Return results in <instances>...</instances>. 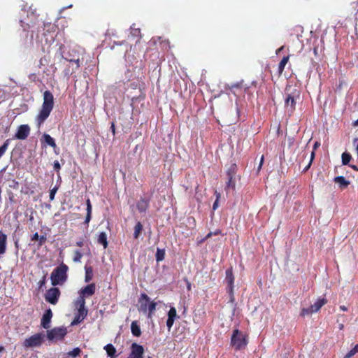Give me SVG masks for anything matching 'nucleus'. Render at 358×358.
<instances>
[{"label":"nucleus","instance_id":"obj_48","mask_svg":"<svg viewBox=\"0 0 358 358\" xmlns=\"http://www.w3.org/2000/svg\"><path fill=\"white\" fill-rule=\"evenodd\" d=\"M83 242H82V241H80V242H78V243H77V245H78V246H79V247L83 246Z\"/></svg>","mask_w":358,"mask_h":358},{"label":"nucleus","instance_id":"obj_35","mask_svg":"<svg viewBox=\"0 0 358 358\" xmlns=\"http://www.w3.org/2000/svg\"><path fill=\"white\" fill-rule=\"evenodd\" d=\"M57 191V187H55L54 188H52L51 190H50V201H53L54 199H55V194Z\"/></svg>","mask_w":358,"mask_h":358},{"label":"nucleus","instance_id":"obj_31","mask_svg":"<svg viewBox=\"0 0 358 358\" xmlns=\"http://www.w3.org/2000/svg\"><path fill=\"white\" fill-rule=\"evenodd\" d=\"M357 352H358V344H357L354 348H352L345 356L344 358H351L354 356Z\"/></svg>","mask_w":358,"mask_h":358},{"label":"nucleus","instance_id":"obj_49","mask_svg":"<svg viewBox=\"0 0 358 358\" xmlns=\"http://www.w3.org/2000/svg\"><path fill=\"white\" fill-rule=\"evenodd\" d=\"M73 62L77 64V66H79V59L73 60Z\"/></svg>","mask_w":358,"mask_h":358},{"label":"nucleus","instance_id":"obj_47","mask_svg":"<svg viewBox=\"0 0 358 358\" xmlns=\"http://www.w3.org/2000/svg\"><path fill=\"white\" fill-rule=\"evenodd\" d=\"M338 327H339V329H340V330H343V328H344V325H343V324H340Z\"/></svg>","mask_w":358,"mask_h":358},{"label":"nucleus","instance_id":"obj_17","mask_svg":"<svg viewBox=\"0 0 358 358\" xmlns=\"http://www.w3.org/2000/svg\"><path fill=\"white\" fill-rule=\"evenodd\" d=\"M7 236L0 231V255H3L6 251Z\"/></svg>","mask_w":358,"mask_h":358},{"label":"nucleus","instance_id":"obj_44","mask_svg":"<svg viewBox=\"0 0 358 358\" xmlns=\"http://www.w3.org/2000/svg\"><path fill=\"white\" fill-rule=\"evenodd\" d=\"M340 309L343 311H347L348 310V308L345 306H340Z\"/></svg>","mask_w":358,"mask_h":358},{"label":"nucleus","instance_id":"obj_2","mask_svg":"<svg viewBox=\"0 0 358 358\" xmlns=\"http://www.w3.org/2000/svg\"><path fill=\"white\" fill-rule=\"evenodd\" d=\"M138 310L148 313V317L151 318L156 310L157 303L151 301L150 298L146 294H141L139 299Z\"/></svg>","mask_w":358,"mask_h":358},{"label":"nucleus","instance_id":"obj_38","mask_svg":"<svg viewBox=\"0 0 358 358\" xmlns=\"http://www.w3.org/2000/svg\"><path fill=\"white\" fill-rule=\"evenodd\" d=\"M219 198H220V194H217V199H216V201L214 202L213 206V210L217 209V208L218 207V199H219Z\"/></svg>","mask_w":358,"mask_h":358},{"label":"nucleus","instance_id":"obj_4","mask_svg":"<svg viewBox=\"0 0 358 358\" xmlns=\"http://www.w3.org/2000/svg\"><path fill=\"white\" fill-rule=\"evenodd\" d=\"M247 344V336L238 329L234 330L231 338V345L236 350H239L245 348Z\"/></svg>","mask_w":358,"mask_h":358},{"label":"nucleus","instance_id":"obj_20","mask_svg":"<svg viewBox=\"0 0 358 358\" xmlns=\"http://www.w3.org/2000/svg\"><path fill=\"white\" fill-rule=\"evenodd\" d=\"M43 138L44 142L48 145L51 146L53 148H55L57 147L55 139L52 138L49 134H44L43 135Z\"/></svg>","mask_w":358,"mask_h":358},{"label":"nucleus","instance_id":"obj_30","mask_svg":"<svg viewBox=\"0 0 358 358\" xmlns=\"http://www.w3.org/2000/svg\"><path fill=\"white\" fill-rule=\"evenodd\" d=\"M351 159V156L350 154L344 152L342 154V163L345 165L348 164Z\"/></svg>","mask_w":358,"mask_h":358},{"label":"nucleus","instance_id":"obj_13","mask_svg":"<svg viewBox=\"0 0 358 358\" xmlns=\"http://www.w3.org/2000/svg\"><path fill=\"white\" fill-rule=\"evenodd\" d=\"M29 127L27 124H22L18 127L15 137L17 139L24 140L29 136Z\"/></svg>","mask_w":358,"mask_h":358},{"label":"nucleus","instance_id":"obj_27","mask_svg":"<svg viewBox=\"0 0 358 358\" xmlns=\"http://www.w3.org/2000/svg\"><path fill=\"white\" fill-rule=\"evenodd\" d=\"M143 229V226L140 222L136 223L134 227V236L135 238H138Z\"/></svg>","mask_w":358,"mask_h":358},{"label":"nucleus","instance_id":"obj_7","mask_svg":"<svg viewBox=\"0 0 358 358\" xmlns=\"http://www.w3.org/2000/svg\"><path fill=\"white\" fill-rule=\"evenodd\" d=\"M67 333L66 327H55L47 331V337L50 341H57L62 339Z\"/></svg>","mask_w":358,"mask_h":358},{"label":"nucleus","instance_id":"obj_23","mask_svg":"<svg viewBox=\"0 0 358 358\" xmlns=\"http://www.w3.org/2000/svg\"><path fill=\"white\" fill-rule=\"evenodd\" d=\"M335 182L338 183L341 187H347L350 182L343 176H337L334 178Z\"/></svg>","mask_w":358,"mask_h":358},{"label":"nucleus","instance_id":"obj_5","mask_svg":"<svg viewBox=\"0 0 358 358\" xmlns=\"http://www.w3.org/2000/svg\"><path fill=\"white\" fill-rule=\"evenodd\" d=\"M325 298H318L317 301L309 308H303L301 309V315L306 316L317 313L324 305L327 303Z\"/></svg>","mask_w":358,"mask_h":358},{"label":"nucleus","instance_id":"obj_42","mask_svg":"<svg viewBox=\"0 0 358 358\" xmlns=\"http://www.w3.org/2000/svg\"><path fill=\"white\" fill-rule=\"evenodd\" d=\"M38 238H39V236H38V233H35V234L33 235V236H32V238H31V240H32V241H35V240H38Z\"/></svg>","mask_w":358,"mask_h":358},{"label":"nucleus","instance_id":"obj_24","mask_svg":"<svg viewBox=\"0 0 358 358\" xmlns=\"http://www.w3.org/2000/svg\"><path fill=\"white\" fill-rule=\"evenodd\" d=\"M148 206V203L145 199H141L137 203V208L138 210L143 213L145 212Z\"/></svg>","mask_w":358,"mask_h":358},{"label":"nucleus","instance_id":"obj_45","mask_svg":"<svg viewBox=\"0 0 358 358\" xmlns=\"http://www.w3.org/2000/svg\"><path fill=\"white\" fill-rule=\"evenodd\" d=\"M263 162H264V157L262 156V158H261V160L259 162V169H260L261 166H262Z\"/></svg>","mask_w":358,"mask_h":358},{"label":"nucleus","instance_id":"obj_46","mask_svg":"<svg viewBox=\"0 0 358 358\" xmlns=\"http://www.w3.org/2000/svg\"><path fill=\"white\" fill-rule=\"evenodd\" d=\"M314 156H315V152H314V150H313V151L312 152V153H311L310 162H312V160L313 159Z\"/></svg>","mask_w":358,"mask_h":358},{"label":"nucleus","instance_id":"obj_18","mask_svg":"<svg viewBox=\"0 0 358 358\" xmlns=\"http://www.w3.org/2000/svg\"><path fill=\"white\" fill-rule=\"evenodd\" d=\"M85 296L79 294V296L74 301V306L76 308H85Z\"/></svg>","mask_w":358,"mask_h":358},{"label":"nucleus","instance_id":"obj_52","mask_svg":"<svg viewBox=\"0 0 358 358\" xmlns=\"http://www.w3.org/2000/svg\"><path fill=\"white\" fill-rule=\"evenodd\" d=\"M149 358H152V357H149Z\"/></svg>","mask_w":358,"mask_h":358},{"label":"nucleus","instance_id":"obj_16","mask_svg":"<svg viewBox=\"0 0 358 358\" xmlns=\"http://www.w3.org/2000/svg\"><path fill=\"white\" fill-rule=\"evenodd\" d=\"M95 289V285L94 283H92L81 289L79 291V294H80L85 297H89L94 294Z\"/></svg>","mask_w":358,"mask_h":358},{"label":"nucleus","instance_id":"obj_36","mask_svg":"<svg viewBox=\"0 0 358 358\" xmlns=\"http://www.w3.org/2000/svg\"><path fill=\"white\" fill-rule=\"evenodd\" d=\"M38 241H39L38 245L41 246L45 242L46 237L44 236H39Z\"/></svg>","mask_w":358,"mask_h":358},{"label":"nucleus","instance_id":"obj_34","mask_svg":"<svg viewBox=\"0 0 358 358\" xmlns=\"http://www.w3.org/2000/svg\"><path fill=\"white\" fill-rule=\"evenodd\" d=\"M80 352V349L77 348H75L73 350L69 352L68 355L70 357H76L79 355Z\"/></svg>","mask_w":358,"mask_h":358},{"label":"nucleus","instance_id":"obj_12","mask_svg":"<svg viewBox=\"0 0 358 358\" xmlns=\"http://www.w3.org/2000/svg\"><path fill=\"white\" fill-rule=\"evenodd\" d=\"M77 310V313L75 315L73 320L71 322V325H77L80 323L87 316V308H76Z\"/></svg>","mask_w":358,"mask_h":358},{"label":"nucleus","instance_id":"obj_6","mask_svg":"<svg viewBox=\"0 0 358 358\" xmlns=\"http://www.w3.org/2000/svg\"><path fill=\"white\" fill-rule=\"evenodd\" d=\"M300 93L298 90H294L292 92L288 93L285 100V107L292 112L295 109L296 102L299 99Z\"/></svg>","mask_w":358,"mask_h":358},{"label":"nucleus","instance_id":"obj_22","mask_svg":"<svg viewBox=\"0 0 358 358\" xmlns=\"http://www.w3.org/2000/svg\"><path fill=\"white\" fill-rule=\"evenodd\" d=\"M104 350L106 351L108 356L110 357V358H115L116 349L112 344H107L104 346Z\"/></svg>","mask_w":358,"mask_h":358},{"label":"nucleus","instance_id":"obj_40","mask_svg":"<svg viewBox=\"0 0 358 358\" xmlns=\"http://www.w3.org/2000/svg\"><path fill=\"white\" fill-rule=\"evenodd\" d=\"M353 145L356 148V151H357V156H358V138L354 139Z\"/></svg>","mask_w":358,"mask_h":358},{"label":"nucleus","instance_id":"obj_15","mask_svg":"<svg viewBox=\"0 0 358 358\" xmlns=\"http://www.w3.org/2000/svg\"><path fill=\"white\" fill-rule=\"evenodd\" d=\"M52 317V313L50 309L47 310L43 314L41 319V326L44 329H48L50 327V324L51 322V319Z\"/></svg>","mask_w":358,"mask_h":358},{"label":"nucleus","instance_id":"obj_50","mask_svg":"<svg viewBox=\"0 0 358 358\" xmlns=\"http://www.w3.org/2000/svg\"><path fill=\"white\" fill-rule=\"evenodd\" d=\"M355 125H358V120L355 121Z\"/></svg>","mask_w":358,"mask_h":358},{"label":"nucleus","instance_id":"obj_14","mask_svg":"<svg viewBox=\"0 0 358 358\" xmlns=\"http://www.w3.org/2000/svg\"><path fill=\"white\" fill-rule=\"evenodd\" d=\"M176 309L174 307H171L168 312V318L166 320V327L169 331L172 328L175 320L178 318Z\"/></svg>","mask_w":358,"mask_h":358},{"label":"nucleus","instance_id":"obj_29","mask_svg":"<svg viewBox=\"0 0 358 358\" xmlns=\"http://www.w3.org/2000/svg\"><path fill=\"white\" fill-rule=\"evenodd\" d=\"M93 272L91 267H85V282H89L92 279Z\"/></svg>","mask_w":358,"mask_h":358},{"label":"nucleus","instance_id":"obj_10","mask_svg":"<svg viewBox=\"0 0 358 358\" xmlns=\"http://www.w3.org/2000/svg\"><path fill=\"white\" fill-rule=\"evenodd\" d=\"M225 281L227 283L228 289L231 295V301L233 302L234 300L233 294L234 277L231 268H229L226 271Z\"/></svg>","mask_w":358,"mask_h":358},{"label":"nucleus","instance_id":"obj_41","mask_svg":"<svg viewBox=\"0 0 358 358\" xmlns=\"http://www.w3.org/2000/svg\"><path fill=\"white\" fill-rule=\"evenodd\" d=\"M220 231L219 230H217V231H215L214 233L210 232V233L208 234V235H207L206 238H209V237H210L213 234H214V235H217V234H220Z\"/></svg>","mask_w":358,"mask_h":358},{"label":"nucleus","instance_id":"obj_9","mask_svg":"<svg viewBox=\"0 0 358 358\" xmlns=\"http://www.w3.org/2000/svg\"><path fill=\"white\" fill-rule=\"evenodd\" d=\"M60 292L58 288H50L45 294V300L51 304H56L58 301Z\"/></svg>","mask_w":358,"mask_h":358},{"label":"nucleus","instance_id":"obj_19","mask_svg":"<svg viewBox=\"0 0 358 358\" xmlns=\"http://www.w3.org/2000/svg\"><path fill=\"white\" fill-rule=\"evenodd\" d=\"M98 243L103 246L106 249L108 247L107 235L106 232H101L98 236Z\"/></svg>","mask_w":358,"mask_h":358},{"label":"nucleus","instance_id":"obj_39","mask_svg":"<svg viewBox=\"0 0 358 358\" xmlns=\"http://www.w3.org/2000/svg\"><path fill=\"white\" fill-rule=\"evenodd\" d=\"M53 166H54V169L57 171H59L61 168L60 166V164L58 161H55L54 162V164H53Z\"/></svg>","mask_w":358,"mask_h":358},{"label":"nucleus","instance_id":"obj_32","mask_svg":"<svg viewBox=\"0 0 358 358\" xmlns=\"http://www.w3.org/2000/svg\"><path fill=\"white\" fill-rule=\"evenodd\" d=\"M9 141L6 140L2 146L0 147V157L6 152L8 146Z\"/></svg>","mask_w":358,"mask_h":358},{"label":"nucleus","instance_id":"obj_3","mask_svg":"<svg viewBox=\"0 0 358 358\" xmlns=\"http://www.w3.org/2000/svg\"><path fill=\"white\" fill-rule=\"evenodd\" d=\"M68 266L62 264L57 267L51 273L50 280L52 285H57L64 283L67 278L66 272Z\"/></svg>","mask_w":358,"mask_h":358},{"label":"nucleus","instance_id":"obj_43","mask_svg":"<svg viewBox=\"0 0 358 358\" xmlns=\"http://www.w3.org/2000/svg\"><path fill=\"white\" fill-rule=\"evenodd\" d=\"M320 145V143L319 142H315L313 146V150H316L319 146Z\"/></svg>","mask_w":358,"mask_h":358},{"label":"nucleus","instance_id":"obj_51","mask_svg":"<svg viewBox=\"0 0 358 358\" xmlns=\"http://www.w3.org/2000/svg\"><path fill=\"white\" fill-rule=\"evenodd\" d=\"M3 350V348H0V352Z\"/></svg>","mask_w":358,"mask_h":358},{"label":"nucleus","instance_id":"obj_11","mask_svg":"<svg viewBox=\"0 0 358 358\" xmlns=\"http://www.w3.org/2000/svg\"><path fill=\"white\" fill-rule=\"evenodd\" d=\"M131 353L128 358H143L144 350L143 346L134 343L131 345Z\"/></svg>","mask_w":358,"mask_h":358},{"label":"nucleus","instance_id":"obj_26","mask_svg":"<svg viewBox=\"0 0 358 358\" xmlns=\"http://www.w3.org/2000/svg\"><path fill=\"white\" fill-rule=\"evenodd\" d=\"M288 60H289V57H284L282 59V60L280 61V62L279 63L278 70L280 73L284 71L285 66L287 64V63L288 62Z\"/></svg>","mask_w":358,"mask_h":358},{"label":"nucleus","instance_id":"obj_33","mask_svg":"<svg viewBox=\"0 0 358 358\" xmlns=\"http://www.w3.org/2000/svg\"><path fill=\"white\" fill-rule=\"evenodd\" d=\"M83 257V255L78 250L76 251L74 253L73 262H80L81 259Z\"/></svg>","mask_w":358,"mask_h":358},{"label":"nucleus","instance_id":"obj_21","mask_svg":"<svg viewBox=\"0 0 358 358\" xmlns=\"http://www.w3.org/2000/svg\"><path fill=\"white\" fill-rule=\"evenodd\" d=\"M131 333L135 336H139L141 334V331L137 322L134 321L131 324Z\"/></svg>","mask_w":358,"mask_h":358},{"label":"nucleus","instance_id":"obj_8","mask_svg":"<svg viewBox=\"0 0 358 358\" xmlns=\"http://www.w3.org/2000/svg\"><path fill=\"white\" fill-rule=\"evenodd\" d=\"M44 336L42 334H36L27 338L23 343L25 348H35L41 345Z\"/></svg>","mask_w":358,"mask_h":358},{"label":"nucleus","instance_id":"obj_37","mask_svg":"<svg viewBox=\"0 0 358 358\" xmlns=\"http://www.w3.org/2000/svg\"><path fill=\"white\" fill-rule=\"evenodd\" d=\"M232 176L229 175V181L227 182L228 187H234V182L232 181Z\"/></svg>","mask_w":358,"mask_h":358},{"label":"nucleus","instance_id":"obj_25","mask_svg":"<svg viewBox=\"0 0 358 358\" xmlns=\"http://www.w3.org/2000/svg\"><path fill=\"white\" fill-rule=\"evenodd\" d=\"M86 203H87V215L85 217V222L87 224L90 222V221L91 220L92 205H91L90 199H87Z\"/></svg>","mask_w":358,"mask_h":358},{"label":"nucleus","instance_id":"obj_28","mask_svg":"<svg viewBox=\"0 0 358 358\" xmlns=\"http://www.w3.org/2000/svg\"><path fill=\"white\" fill-rule=\"evenodd\" d=\"M155 256H156L157 262L162 261L164 259V256H165L164 250H161L159 248H157Z\"/></svg>","mask_w":358,"mask_h":358},{"label":"nucleus","instance_id":"obj_1","mask_svg":"<svg viewBox=\"0 0 358 358\" xmlns=\"http://www.w3.org/2000/svg\"><path fill=\"white\" fill-rule=\"evenodd\" d=\"M54 106V97L50 91H45L43 93V102L41 108L36 117L37 126L40 127L41 124L49 117Z\"/></svg>","mask_w":358,"mask_h":358}]
</instances>
